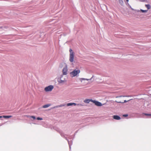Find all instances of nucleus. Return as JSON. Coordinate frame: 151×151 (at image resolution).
<instances>
[{"instance_id":"nucleus-5","label":"nucleus","mask_w":151,"mask_h":151,"mask_svg":"<svg viewBox=\"0 0 151 151\" xmlns=\"http://www.w3.org/2000/svg\"><path fill=\"white\" fill-rule=\"evenodd\" d=\"M93 103L95 104L96 105L98 106H101L102 105L101 103L95 101L93 100Z\"/></svg>"},{"instance_id":"nucleus-12","label":"nucleus","mask_w":151,"mask_h":151,"mask_svg":"<svg viewBox=\"0 0 151 151\" xmlns=\"http://www.w3.org/2000/svg\"><path fill=\"white\" fill-rule=\"evenodd\" d=\"M80 79L81 82H82L83 80H89V79H85V78H80Z\"/></svg>"},{"instance_id":"nucleus-15","label":"nucleus","mask_w":151,"mask_h":151,"mask_svg":"<svg viewBox=\"0 0 151 151\" xmlns=\"http://www.w3.org/2000/svg\"><path fill=\"white\" fill-rule=\"evenodd\" d=\"M30 117L33 118L34 119H35V116H30Z\"/></svg>"},{"instance_id":"nucleus-11","label":"nucleus","mask_w":151,"mask_h":151,"mask_svg":"<svg viewBox=\"0 0 151 151\" xmlns=\"http://www.w3.org/2000/svg\"><path fill=\"white\" fill-rule=\"evenodd\" d=\"M145 6L147 7L148 9H149L150 8V6L149 4H146Z\"/></svg>"},{"instance_id":"nucleus-21","label":"nucleus","mask_w":151,"mask_h":151,"mask_svg":"<svg viewBox=\"0 0 151 151\" xmlns=\"http://www.w3.org/2000/svg\"><path fill=\"white\" fill-rule=\"evenodd\" d=\"M2 116H0V118H2Z\"/></svg>"},{"instance_id":"nucleus-18","label":"nucleus","mask_w":151,"mask_h":151,"mask_svg":"<svg viewBox=\"0 0 151 151\" xmlns=\"http://www.w3.org/2000/svg\"><path fill=\"white\" fill-rule=\"evenodd\" d=\"M65 105H64V104H62V105H60V106H59V107H61V106H65Z\"/></svg>"},{"instance_id":"nucleus-1","label":"nucleus","mask_w":151,"mask_h":151,"mask_svg":"<svg viewBox=\"0 0 151 151\" xmlns=\"http://www.w3.org/2000/svg\"><path fill=\"white\" fill-rule=\"evenodd\" d=\"M80 72V70L79 69L77 70L75 69L73 70V71L70 73V75L71 77L73 78L77 76V75L79 74Z\"/></svg>"},{"instance_id":"nucleus-8","label":"nucleus","mask_w":151,"mask_h":151,"mask_svg":"<svg viewBox=\"0 0 151 151\" xmlns=\"http://www.w3.org/2000/svg\"><path fill=\"white\" fill-rule=\"evenodd\" d=\"M113 117L114 119L116 120H119L120 119V117L118 115H114L113 116Z\"/></svg>"},{"instance_id":"nucleus-2","label":"nucleus","mask_w":151,"mask_h":151,"mask_svg":"<svg viewBox=\"0 0 151 151\" xmlns=\"http://www.w3.org/2000/svg\"><path fill=\"white\" fill-rule=\"evenodd\" d=\"M70 57L69 61L71 62H73L74 61V53L73 50L71 48L69 49Z\"/></svg>"},{"instance_id":"nucleus-13","label":"nucleus","mask_w":151,"mask_h":151,"mask_svg":"<svg viewBox=\"0 0 151 151\" xmlns=\"http://www.w3.org/2000/svg\"><path fill=\"white\" fill-rule=\"evenodd\" d=\"M140 11L142 12H147V10H143L142 9H141Z\"/></svg>"},{"instance_id":"nucleus-16","label":"nucleus","mask_w":151,"mask_h":151,"mask_svg":"<svg viewBox=\"0 0 151 151\" xmlns=\"http://www.w3.org/2000/svg\"><path fill=\"white\" fill-rule=\"evenodd\" d=\"M145 115L147 116H151V114H145Z\"/></svg>"},{"instance_id":"nucleus-19","label":"nucleus","mask_w":151,"mask_h":151,"mask_svg":"<svg viewBox=\"0 0 151 151\" xmlns=\"http://www.w3.org/2000/svg\"><path fill=\"white\" fill-rule=\"evenodd\" d=\"M128 116L127 114H124V115H123V116H124V117H126V116Z\"/></svg>"},{"instance_id":"nucleus-17","label":"nucleus","mask_w":151,"mask_h":151,"mask_svg":"<svg viewBox=\"0 0 151 151\" xmlns=\"http://www.w3.org/2000/svg\"><path fill=\"white\" fill-rule=\"evenodd\" d=\"M127 101H126V100H124V102H121V101H120V102H119V103H124V102H127Z\"/></svg>"},{"instance_id":"nucleus-7","label":"nucleus","mask_w":151,"mask_h":151,"mask_svg":"<svg viewBox=\"0 0 151 151\" xmlns=\"http://www.w3.org/2000/svg\"><path fill=\"white\" fill-rule=\"evenodd\" d=\"M93 100L92 99H86L84 100V102L86 103H88L90 101L93 102Z\"/></svg>"},{"instance_id":"nucleus-6","label":"nucleus","mask_w":151,"mask_h":151,"mask_svg":"<svg viewBox=\"0 0 151 151\" xmlns=\"http://www.w3.org/2000/svg\"><path fill=\"white\" fill-rule=\"evenodd\" d=\"M67 67L64 68L63 70V74L64 75H66L67 74Z\"/></svg>"},{"instance_id":"nucleus-3","label":"nucleus","mask_w":151,"mask_h":151,"mask_svg":"<svg viewBox=\"0 0 151 151\" xmlns=\"http://www.w3.org/2000/svg\"><path fill=\"white\" fill-rule=\"evenodd\" d=\"M53 88V86H52L50 85L46 87L45 88V91L46 92L50 91Z\"/></svg>"},{"instance_id":"nucleus-4","label":"nucleus","mask_w":151,"mask_h":151,"mask_svg":"<svg viewBox=\"0 0 151 151\" xmlns=\"http://www.w3.org/2000/svg\"><path fill=\"white\" fill-rule=\"evenodd\" d=\"M77 105V106H82V105L81 104H76V103H68L67 104V106H70L72 105Z\"/></svg>"},{"instance_id":"nucleus-9","label":"nucleus","mask_w":151,"mask_h":151,"mask_svg":"<svg viewBox=\"0 0 151 151\" xmlns=\"http://www.w3.org/2000/svg\"><path fill=\"white\" fill-rule=\"evenodd\" d=\"M12 116H4L3 117L4 118H9L12 117Z\"/></svg>"},{"instance_id":"nucleus-20","label":"nucleus","mask_w":151,"mask_h":151,"mask_svg":"<svg viewBox=\"0 0 151 151\" xmlns=\"http://www.w3.org/2000/svg\"><path fill=\"white\" fill-rule=\"evenodd\" d=\"M126 1L127 2H129V0H126Z\"/></svg>"},{"instance_id":"nucleus-10","label":"nucleus","mask_w":151,"mask_h":151,"mask_svg":"<svg viewBox=\"0 0 151 151\" xmlns=\"http://www.w3.org/2000/svg\"><path fill=\"white\" fill-rule=\"evenodd\" d=\"M50 106V104H46L43 106L42 107L44 108H47Z\"/></svg>"},{"instance_id":"nucleus-14","label":"nucleus","mask_w":151,"mask_h":151,"mask_svg":"<svg viewBox=\"0 0 151 151\" xmlns=\"http://www.w3.org/2000/svg\"><path fill=\"white\" fill-rule=\"evenodd\" d=\"M37 119L38 120H42V118H40V117H37Z\"/></svg>"}]
</instances>
